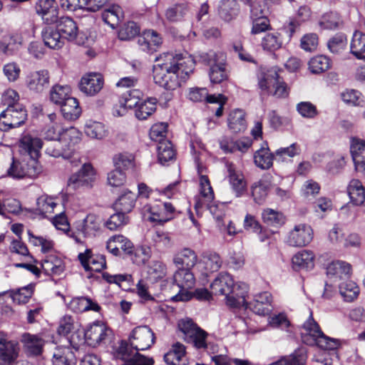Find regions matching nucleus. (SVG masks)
Segmentation results:
<instances>
[{"mask_svg": "<svg viewBox=\"0 0 365 365\" xmlns=\"http://www.w3.org/2000/svg\"><path fill=\"white\" fill-rule=\"evenodd\" d=\"M210 78L212 83H220L228 78V71L226 66L222 63L214 64L210 67L209 73Z\"/></svg>", "mask_w": 365, "mask_h": 365, "instance_id": "nucleus-56", "label": "nucleus"}, {"mask_svg": "<svg viewBox=\"0 0 365 365\" xmlns=\"http://www.w3.org/2000/svg\"><path fill=\"white\" fill-rule=\"evenodd\" d=\"M144 217L150 222L164 223L174 218L175 208L170 202L157 201L147 204L142 208Z\"/></svg>", "mask_w": 365, "mask_h": 365, "instance_id": "nucleus-6", "label": "nucleus"}, {"mask_svg": "<svg viewBox=\"0 0 365 365\" xmlns=\"http://www.w3.org/2000/svg\"><path fill=\"white\" fill-rule=\"evenodd\" d=\"M71 97V88L68 86L56 85L50 92L51 101L57 105H61Z\"/></svg>", "mask_w": 365, "mask_h": 365, "instance_id": "nucleus-49", "label": "nucleus"}, {"mask_svg": "<svg viewBox=\"0 0 365 365\" xmlns=\"http://www.w3.org/2000/svg\"><path fill=\"white\" fill-rule=\"evenodd\" d=\"M197 262V256L194 250L190 248H184L178 252L173 257V262L179 268L190 269Z\"/></svg>", "mask_w": 365, "mask_h": 365, "instance_id": "nucleus-27", "label": "nucleus"}, {"mask_svg": "<svg viewBox=\"0 0 365 365\" xmlns=\"http://www.w3.org/2000/svg\"><path fill=\"white\" fill-rule=\"evenodd\" d=\"M347 46V38L344 34H336L331 37L327 42L329 51L335 55L341 54L344 52Z\"/></svg>", "mask_w": 365, "mask_h": 365, "instance_id": "nucleus-48", "label": "nucleus"}, {"mask_svg": "<svg viewBox=\"0 0 365 365\" xmlns=\"http://www.w3.org/2000/svg\"><path fill=\"white\" fill-rule=\"evenodd\" d=\"M113 160L116 168L120 170L128 169L133 167L134 156L131 153H120L115 155Z\"/></svg>", "mask_w": 365, "mask_h": 365, "instance_id": "nucleus-61", "label": "nucleus"}, {"mask_svg": "<svg viewBox=\"0 0 365 365\" xmlns=\"http://www.w3.org/2000/svg\"><path fill=\"white\" fill-rule=\"evenodd\" d=\"M53 365H76V359L68 346H56L52 354Z\"/></svg>", "mask_w": 365, "mask_h": 365, "instance_id": "nucleus-24", "label": "nucleus"}, {"mask_svg": "<svg viewBox=\"0 0 365 365\" xmlns=\"http://www.w3.org/2000/svg\"><path fill=\"white\" fill-rule=\"evenodd\" d=\"M157 99L150 98L141 101L135 108V115L139 120H145L156 110Z\"/></svg>", "mask_w": 365, "mask_h": 365, "instance_id": "nucleus-47", "label": "nucleus"}, {"mask_svg": "<svg viewBox=\"0 0 365 365\" xmlns=\"http://www.w3.org/2000/svg\"><path fill=\"white\" fill-rule=\"evenodd\" d=\"M350 52L358 59H365V34L355 31L350 43Z\"/></svg>", "mask_w": 365, "mask_h": 365, "instance_id": "nucleus-41", "label": "nucleus"}, {"mask_svg": "<svg viewBox=\"0 0 365 365\" xmlns=\"http://www.w3.org/2000/svg\"><path fill=\"white\" fill-rule=\"evenodd\" d=\"M22 342L25 351L30 355H39L42 352L45 340L38 334L24 333L21 336Z\"/></svg>", "mask_w": 365, "mask_h": 365, "instance_id": "nucleus-23", "label": "nucleus"}, {"mask_svg": "<svg viewBox=\"0 0 365 365\" xmlns=\"http://www.w3.org/2000/svg\"><path fill=\"white\" fill-rule=\"evenodd\" d=\"M262 217L264 223L273 227L281 226L285 222V218L282 213L270 208L263 210Z\"/></svg>", "mask_w": 365, "mask_h": 365, "instance_id": "nucleus-52", "label": "nucleus"}, {"mask_svg": "<svg viewBox=\"0 0 365 365\" xmlns=\"http://www.w3.org/2000/svg\"><path fill=\"white\" fill-rule=\"evenodd\" d=\"M129 222L128 217L120 211L112 215L106 222V226L110 230H116L127 225Z\"/></svg>", "mask_w": 365, "mask_h": 365, "instance_id": "nucleus-57", "label": "nucleus"}, {"mask_svg": "<svg viewBox=\"0 0 365 365\" xmlns=\"http://www.w3.org/2000/svg\"><path fill=\"white\" fill-rule=\"evenodd\" d=\"M49 84V75L46 70L31 72L26 77V85L33 91L41 93Z\"/></svg>", "mask_w": 365, "mask_h": 365, "instance_id": "nucleus-21", "label": "nucleus"}, {"mask_svg": "<svg viewBox=\"0 0 365 365\" xmlns=\"http://www.w3.org/2000/svg\"><path fill=\"white\" fill-rule=\"evenodd\" d=\"M36 162L31 160L30 163L20 162L13 158L12 163L9 168L8 175L16 179L25 177L34 178L38 175L39 170L36 168Z\"/></svg>", "mask_w": 365, "mask_h": 365, "instance_id": "nucleus-14", "label": "nucleus"}, {"mask_svg": "<svg viewBox=\"0 0 365 365\" xmlns=\"http://www.w3.org/2000/svg\"><path fill=\"white\" fill-rule=\"evenodd\" d=\"M238 4L235 0H222L219 6V15L225 21H230L238 13Z\"/></svg>", "mask_w": 365, "mask_h": 365, "instance_id": "nucleus-43", "label": "nucleus"}, {"mask_svg": "<svg viewBox=\"0 0 365 365\" xmlns=\"http://www.w3.org/2000/svg\"><path fill=\"white\" fill-rule=\"evenodd\" d=\"M110 331L103 323H94L85 331V339L88 345L96 346L103 341Z\"/></svg>", "mask_w": 365, "mask_h": 365, "instance_id": "nucleus-18", "label": "nucleus"}, {"mask_svg": "<svg viewBox=\"0 0 365 365\" xmlns=\"http://www.w3.org/2000/svg\"><path fill=\"white\" fill-rule=\"evenodd\" d=\"M35 9L46 24H52L57 21L58 10L54 0H38Z\"/></svg>", "mask_w": 365, "mask_h": 365, "instance_id": "nucleus-19", "label": "nucleus"}, {"mask_svg": "<svg viewBox=\"0 0 365 365\" xmlns=\"http://www.w3.org/2000/svg\"><path fill=\"white\" fill-rule=\"evenodd\" d=\"M68 307L74 312H99L101 309V307L96 301L84 297L73 298L68 304Z\"/></svg>", "mask_w": 365, "mask_h": 365, "instance_id": "nucleus-26", "label": "nucleus"}, {"mask_svg": "<svg viewBox=\"0 0 365 365\" xmlns=\"http://www.w3.org/2000/svg\"><path fill=\"white\" fill-rule=\"evenodd\" d=\"M158 159L161 165L174 160L175 151L173 144L168 140H160L157 146Z\"/></svg>", "mask_w": 365, "mask_h": 365, "instance_id": "nucleus-38", "label": "nucleus"}, {"mask_svg": "<svg viewBox=\"0 0 365 365\" xmlns=\"http://www.w3.org/2000/svg\"><path fill=\"white\" fill-rule=\"evenodd\" d=\"M350 152L355 170L359 173H365V140L356 138H352Z\"/></svg>", "mask_w": 365, "mask_h": 365, "instance_id": "nucleus-16", "label": "nucleus"}, {"mask_svg": "<svg viewBox=\"0 0 365 365\" xmlns=\"http://www.w3.org/2000/svg\"><path fill=\"white\" fill-rule=\"evenodd\" d=\"M274 156L269 148H262L255 154V163L262 169H269L272 165Z\"/></svg>", "mask_w": 365, "mask_h": 365, "instance_id": "nucleus-50", "label": "nucleus"}, {"mask_svg": "<svg viewBox=\"0 0 365 365\" xmlns=\"http://www.w3.org/2000/svg\"><path fill=\"white\" fill-rule=\"evenodd\" d=\"M351 272V265L343 261H334L327 267V274L333 278L342 279L347 277Z\"/></svg>", "mask_w": 365, "mask_h": 365, "instance_id": "nucleus-39", "label": "nucleus"}, {"mask_svg": "<svg viewBox=\"0 0 365 365\" xmlns=\"http://www.w3.org/2000/svg\"><path fill=\"white\" fill-rule=\"evenodd\" d=\"M283 41L280 34L267 33L262 38L261 46L264 51L274 52L282 48Z\"/></svg>", "mask_w": 365, "mask_h": 365, "instance_id": "nucleus-45", "label": "nucleus"}, {"mask_svg": "<svg viewBox=\"0 0 365 365\" xmlns=\"http://www.w3.org/2000/svg\"><path fill=\"white\" fill-rule=\"evenodd\" d=\"M61 106V113L66 119L76 120L81 113V109L79 107L77 99L71 96L62 103Z\"/></svg>", "mask_w": 365, "mask_h": 365, "instance_id": "nucleus-42", "label": "nucleus"}, {"mask_svg": "<svg viewBox=\"0 0 365 365\" xmlns=\"http://www.w3.org/2000/svg\"><path fill=\"white\" fill-rule=\"evenodd\" d=\"M178 327L184 335V339L187 343L192 344L195 348L206 349L210 345L206 341L207 332L197 327L190 319L180 320Z\"/></svg>", "mask_w": 365, "mask_h": 365, "instance_id": "nucleus-7", "label": "nucleus"}, {"mask_svg": "<svg viewBox=\"0 0 365 365\" xmlns=\"http://www.w3.org/2000/svg\"><path fill=\"white\" fill-rule=\"evenodd\" d=\"M313 239V230L309 225H295L288 233L287 243L292 247H304L309 244Z\"/></svg>", "mask_w": 365, "mask_h": 365, "instance_id": "nucleus-10", "label": "nucleus"}, {"mask_svg": "<svg viewBox=\"0 0 365 365\" xmlns=\"http://www.w3.org/2000/svg\"><path fill=\"white\" fill-rule=\"evenodd\" d=\"M301 334L302 341L309 346L317 345L322 349L334 350L340 345L339 340L330 338L322 332L317 322L313 319L312 312L302 326Z\"/></svg>", "mask_w": 365, "mask_h": 365, "instance_id": "nucleus-3", "label": "nucleus"}, {"mask_svg": "<svg viewBox=\"0 0 365 365\" xmlns=\"http://www.w3.org/2000/svg\"><path fill=\"white\" fill-rule=\"evenodd\" d=\"M78 258L86 271L101 272L106 265V258L103 255H93L89 249L84 252L79 253Z\"/></svg>", "mask_w": 365, "mask_h": 365, "instance_id": "nucleus-15", "label": "nucleus"}, {"mask_svg": "<svg viewBox=\"0 0 365 365\" xmlns=\"http://www.w3.org/2000/svg\"><path fill=\"white\" fill-rule=\"evenodd\" d=\"M228 126L233 133H240L246 129L247 123L245 113L242 110L232 111L228 118Z\"/></svg>", "mask_w": 365, "mask_h": 365, "instance_id": "nucleus-44", "label": "nucleus"}, {"mask_svg": "<svg viewBox=\"0 0 365 365\" xmlns=\"http://www.w3.org/2000/svg\"><path fill=\"white\" fill-rule=\"evenodd\" d=\"M78 327V323L72 316L65 315L59 321L57 331L60 335L66 336L76 329Z\"/></svg>", "mask_w": 365, "mask_h": 365, "instance_id": "nucleus-59", "label": "nucleus"}, {"mask_svg": "<svg viewBox=\"0 0 365 365\" xmlns=\"http://www.w3.org/2000/svg\"><path fill=\"white\" fill-rule=\"evenodd\" d=\"M148 278L152 282L162 279L166 274V267L160 261H153L148 267Z\"/></svg>", "mask_w": 365, "mask_h": 365, "instance_id": "nucleus-58", "label": "nucleus"}, {"mask_svg": "<svg viewBox=\"0 0 365 365\" xmlns=\"http://www.w3.org/2000/svg\"><path fill=\"white\" fill-rule=\"evenodd\" d=\"M81 133L74 127H69L62 130L60 138L61 139L66 150L71 151L73 155L75 146L81 140Z\"/></svg>", "mask_w": 365, "mask_h": 365, "instance_id": "nucleus-30", "label": "nucleus"}, {"mask_svg": "<svg viewBox=\"0 0 365 365\" xmlns=\"http://www.w3.org/2000/svg\"><path fill=\"white\" fill-rule=\"evenodd\" d=\"M187 12V6L184 4H179L168 8L165 16L168 21L174 22L182 20Z\"/></svg>", "mask_w": 365, "mask_h": 365, "instance_id": "nucleus-62", "label": "nucleus"}, {"mask_svg": "<svg viewBox=\"0 0 365 365\" xmlns=\"http://www.w3.org/2000/svg\"><path fill=\"white\" fill-rule=\"evenodd\" d=\"M140 49L145 52H153L161 45L162 38L154 30L143 31L138 38Z\"/></svg>", "mask_w": 365, "mask_h": 365, "instance_id": "nucleus-22", "label": "nucleus"}, {"mask_svg": "<svg viewBox=\"0 0 365 365\" xmlns=\"http://www.w3.org/2000/svg\"><path fill=\"white\" fill-rule=\"evenodd\" d=\"M42 38L46 46L53 49H58L64 45L65 40L57 30L46 27L42 31Z\"/></svg>", "mask_w": 365, "mask_h": 365, "instance_id": "nucleus-32", "label": "nucleus"}, {"mask_svg": "<svg viewBox=\"0 0 365 365\" xmlns=\"http://www.w3.org/2000/svg\"><path fill=\"white\" fill-rule=\"evenodd\" d=\"M123 17V11L118 5H112L102 13L103 21L111 28H115Z\"/></svg>", "mask_w": 365, "mask_h": 365, "instance_id": "nucleus-40", "label": "nucleus"}, {"mask_svg": "<svg viewBox=\"0 0 365 365\" xmlns=\"http://www.w3.org/2000/svg\"><path fill=\"white\" fill-rule=\"evenodd\" d=\"M56 29L61 35V38L69 41H76L78 44L87 45L88 42L81 41L80 34L78 33V27L76 22L70 17L62 16L57 18Z\"/></svg>", "mask_w": 365, "mask_h": 365, "instance_id": "nucleus-12", "label": "nucleus"}, {"mask_svg": "<svg viewBox=\"0 0 365 365\" xmlns=\"http://www.w3.org/2000/svg\"><path fill=\"white\" fill-rule=\"evenodd\" d=\"M43 143L40 138L29 135L23 136L20 140V147L31 156L33 160L38 158Z\"/></svg>", "mask_w": 365, "mask_h": 365, "instance_id": "nucleus-31", "label": "nucleus"}, {"mask_svg": "<svg viewBox=\"0 0 365 365\" xmlns=\"http://www.w3.org/2000/svg\"><path fill=\"white\" fill-rule=\"evenodd\" d=\"M330 59L324 55L313 57L309 61V68L313 73H320L330 68Z\"/></svg>", "mask_w": 365, "mask_h": 365, "instance_id": "nucleus-54", "label": "nucleus"}, {"mask_svg": "<svg viewBox=\"0 0 365 365\" xmlns=\"http://www.w3.org/2000/svg\"><path fill=\"white\" fill-rule=\"evenodd\" d=\"M41 267L47 275H60L65 268L63 260L55 255L46 256L42 259Z\"/></svg>", "mask_w": 365, "mask_h": 365, "instance_id": "nucleus-28", "label": "nucleus"}, {"mask_svg": "<svg viewBox=\"0 0 365 365\" xmlns=\"http://www.w3.org/2000/svg\"><path fill=\"white\" fill-rule=\"evenodd\" d=\"M339 292L344 299L351 302L357 298L359 288L353 281H346L339 285Z\"/></svg>", "mask_w": 365, "mask_h": 365, "instance_id": "nucleus-53", "label": "nucleus"}, {"mask_svg": "<svg viewBox=\"0 0 365 365\" xmlns=\"http://www.w3.org/2000/svg\"><path fill=\"white\" fill-rule=\"evenodd\" d=\"M136 195L135 193L128 191L121 195L114 204V209L126 213L130 212L135 205Z\"/></svg>", "mask_w": 365, "mask_h": 365, "instance_id": "nucleus-46", "label": "nucleus"}, {"mask_svg": "<svg viewBox=\"0 0 365 365\" xmlns=\"http://www.w3.org/2000/svg\"><path fill=\"white\" fill-rule=\"evenodd\" d=\"M103 79L99 73H89L82 77L79 88L88 96H94L103 88Z\"/></svg>", "mask_w": 365, "mask_h": 365, "instance_id": "nucleus-17", "label": "nucleus"}, {"mask_svg": "<svg viewBox=\"0 0 365 365\" xmlns=\"http://www.w3.org/2000/svg\"><path fill=\"white\" fill-rule=\"evenodd\" d=\"M205 168L197 165V173L200 176V195L195 198V209L198 212L204 207L205 202H212L214 200V192L207 175H203Z\"/></svg>", "mask_w": 365, "mask_h": 365, "instance_id": "nucleus-13", "label": "nucleus"}, {"mask_svg": "<svg viewBox=\"0 0 365 365\" xmlns=\"http://www.w3.org/2000/svg\"><path fill=\"white\" fill-rule=\"evenodd\" d=\"M155 334L148 326H139L131 332L129 341L135 351L148 349L155 343Z\"/></svg>", "mask_w": 365, "mask_h": 365, "instance_id": "nucleus-9", "label": "nucleus"}, {"mask_svg": "<svg viewBox=\"0 0 365 365\" xmlns=\"http://www.w3.org/2000/svg\"><path fill=\"white\" fill-rule=\"evenodd\" d=\"M85 133L93 139H102L106 135V130L103 123L89 120L85 125Z\"/></svg>", "mask_w": 365, "mask_h": 365, "instance_id": "nucleus-51", "label": "nucleus"}, {"mask_svg": "<svg viewBox=\"0 0 365 365\" xmlns=\"http://www.w3.org/2000/svg\"><path fill=\"white\" fill-rule=\"evenodd\" d=\"M185 353V346L180 342H176L172 346V349L165 354L164 360L168 365H186L184 360Z\"/></svg>", "mask_w": 365, "mask_h": 365, "instance_id": "nucleus-29", "label": "nucleus"}, {"mask_svg": "<svg viewBox=\"0 0 365 365\" xmlns=\"http://www.w3.org/2000/svg\"><path fill=\"white\" fill-rule=\"evenodd\" d=\"M32 294L33 289L31 286L24 287L10 292V296L13 302L19 304L27 303Z\"/></svg>", "mask_w": 365, "mask_h": 365, "instance_id": "nucleus-60", "label": "nucleus"}, {"mask_svg": "<svg viewBox=\"0 0 365 365\" xmlns=\"http://www.w3.org/2000/svg\"><path fill=\"white\" fill-rule=\"evenodd\" d=\"M140 32L139 27L133 22L130 21L123 25L118 31V38L121 41H129L137 36Z\"/></svg>", "mask_w": 365, "mask_h": 365, "instance_id": "nucleus-64", "label": "nucleus"}, {"mask_svg": "<svg viewBox=\"0 0 365 365\" xmlns=\"http://www.w3.org/2000/svg\"><path fill=\"white\" fill-rule=\"evenodd\" d=\"M314 255L312 251L302 250L292 257V262L294 269H310L314 267Z\"/></svg>", "mask_w": 365, "mask_h": 365, "instance_id": "nucleus-37", "label": "nucleus"}, {"mask_svg": "<svg viewBox=\"0 0 365 365\" xmlns=\"http://www.w3.org/2000/svg\"><path fill=\"white\" fill-rule=\"evenodd\" d=\"M153 245L158 248H167L172 245L171 237L168 232L155 231L150 234Z\"/></svg>", "mask_w": 365, "mask_h": 365, "instance_id": "nucleus-63", "label": "nucleus"}, {"mask_svg": "<svg viewBox=\"0 0 365 365\" xmlns=\"http://www.w3.org/2000/svg\"><path fill=\"white\" fill-rule=\"evenodd\" d=\"M301 148L298 143H294L286 148H280L274 153L276 160L284 161L287 158H293L300 154Z\"/></svg>", "mask_w": 365, "mask_h": 365, "instance_id": "nucleus-55", "label": "nucleus"}, {"mask_svg": "<svg viewBox=\"0 0 365 365\" xmlns=\"http://www.w3.org/2000/svg\"><path fill=\"white\" fill-rule=\"evenodd\" d=\"M347 190L351 201L354 205H361L365 202V188L359 180H351Z\"/></svg>", "mask_w": 365, "mask_h": 365, "instance_id": "nucleus-36", "label": "nucleus"}, {"mask_svg": "<svg viewBox=\"0 0 365 365\" xmlns=\"http://www.w3.org/2000/svg\"><path fill=\"white\" fill-rule=\"evenodd\" d=\"M46 153L54 158H63L64 159H69L72 157L71 151L66 150L61 138L57 140L46 142L45 143Z\"/></svg>", "mask_w": 365, "mask_h": 365, "instance_id": "nucleus-35", "label": "nucleus"}, {"mask_svg": "<svg viewBox=\"0 0 365 365\" xmlns=\"http://www.w3.org/2000/svg\"><path fill=\"white\" fill-rule=\"evenodd\" d=\"M198 266L205 274H207L219 270L222 266V259L216 253L205 254L202 256Z\"/></svg>", "mask_w": 365, "mask_h": 365, "instance_id": "nucleus-33", "label": "nucleus"}, {"mask_svg": "<svg viewBox=\"0 0 365 365\" xmlns=\"http://www.w3.org/2000/svg\"><path fill=\"white\" fill-rule=\"evenodd\" d=\"M26 117V110L22 105L7 107L0 114V130L7 131L11 128L19 127L24 123Z\"/></svg>", "mask_w": 365, "mask_h": 365, "instance_id": "nucleus-8", "label": "nucleus"}, {"mask_svg": "<svg viewBox=\"0 0 365 365\" xmlns=\"http://www.w3.org/2000/svg\"><path fill=\"white\" fill-rule=\"evenodd\" d=\"M57 205L56 198L43 195L36 200V212L46 217L54 212Z\"/></svg>", "mask_w": 365, "mask_h": 365, "instance_id": "nucleus-34", "label": "nucleus"}, {"mask_svg": "<svg viewBox=\"0 0 365 365\" xmlns=\"http://www.w3.org/2000/svg\"><path fill=\"white\" fill-rule=\"evenodd\" d=\"M174 283L179 289L178 292L171 297L174 302H187L192 298L190 291L195 284L193 273L189 269L179 268L173 275Z\"/></svg>", "mask_w": 365, "mask_h": 365, "instance_id": "nucleus-5", "label": "nucleus"}, {"mask_svg": "<svg viewBox=\"0 0 365 365\" xmlns=\"http://www.w3.org/2000/svg\"><path fill=\"white\" fill-rule=\"evenodd\" d=\"M106 248L109 252L115 256L120 254V250L127 254H131L133 245L127 237L121 235H113L108 239Z\"/></svg>", "mask_w": 365, "mask_h": 365, "instance_id": "nucleus-20", "label": "nucleus"}, {"mask_svg": "<svg viewBox=\"0 0 365 365\" xmlns=\"http://www.w3.org/2000/svg\"><path fill=\"white\" fill-rule=\"evenodd\" d=\"M258 86L263 94L276 98H286L289 95L287 84L280 79L275 70L262 72L258 75Z\"/></svg>", "mask_w": 365, "mask_h": 365, "instance_id": "nucleus-4", "label": "nucleus"}, {"mask_svg": "<svg viewBox=\"0 0 365 365\" xmlns=\"http://www.w3.org/2000/svg\"><path fill=\"white\" fill-rule=\"evenodd\" d=\"M210 289L213 294L225 296L227 306L235 308L247 307V285L242 282L235 284L230 274L224 272L219 274L211 283Z\"/></svg>", "mask_w": 365, "mask_h": 365, "instance_id": "nucleus-2", "label": "nucleus"}, {"mask_svg": "<svg viewBox=\"0 0 365 365\" xmlns=\"http://www.w3.org/2000/svg\"><path fill=\"white\" fill-rule=\"evenodd\" d=\"M96 179V172L91 164L85 163L68 180V186L73 190L90 187Z\"/></svg>", "mask_w": 365, "mask_h": 365, "instance_id": "nucleus-11", "label": "nucleus"}, {"mask_svg": "<svg viewBox=\"0 0 365 365\" xmlns=\"http://www.w3.org/2000/svg\"><path fill=\"white\" fill-rule=\"evenodd\" d=\"M153 66V79L156 84L168 91L181 86L193 72L195 61L188 53L167 52L155 58Z\"/></svg>", "mask_w": 365, "mask_h": 365, "instance_id": "nucleus-1", "label": "nucleus"}, {"mask_svg": "<svg viewBox=\"0 0 365 365\" xmlns=\"http://www.w3.org/2000/svg\"><path fill=\"white\" fill-rule=\"evenodd\" d=\"M226 167L232 189L235 192V195L240 197L244 193L246 189V182L245 181L243 175L240 171L236 170L232 163H227Z\"/></svg>", "mask_w": 365, "mask_h": 365, "instance_id": "nucleus-25", "label": "nucleus"}]
</instances>
